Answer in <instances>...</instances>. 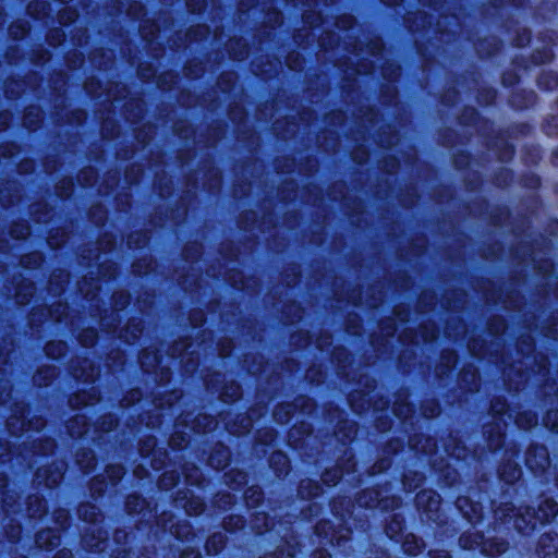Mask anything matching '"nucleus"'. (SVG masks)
<instances>
[{
	"mask_svg": "<svg viewBox=\"0 0 558 558\" xmlns=\"http://www.w3.org/2000/svg\"><path fill=\"white\" fill-rule=\"evenodd\" d=\"M558 514V504L553 499H545L538 506V510L535 512L531 509H526L525 513H513L508 514L514 520L515 529L521 533H526L529 530H534L539 524H545L554 519Z\"/></svg>",
	"mask_w": 558,
	"mask_h": 558,
	"instance_id": "nucleus-1",
	"label": "nucleus"
},
{
	"mask_svg": "<svg viewBox=\"0 0 558 558\" xmlns=\"http://www.w3.org/2000/svg\"><path fill=\"white\" fill-rule=\"evenodd\" d=\"M415 502L418 509L427 513L428 518L436 520L432 513H436L440 507V497L435 492L424 490L416 495Z\"/></svg>",
	"mask_w": 558,
	"mask_h": 558,
	"instance_id": "nucleus-2",
	"label": "nucleus"
},
{
	"mask_svg": "<svg viewBox=\"0 0 558 558\" xmlns=\"http://www.w3.org/2000/svg\"><path fill=\"white\" fill-rule=\"evenodd\" d=\"M558 551V537L549 534L543 535L539 539L538 554L543 558H556Z\"/></svg>",
	"mask_w": 558,
	"mask_h": 558,
	"instance_id": "nucleus-3",
	"label": "nucleus"
},
{
	"mask_svg": "<svg viewBox=\"0 0 558 558\" xmlns=\"http://www.w3.org/2000/svg\"><path fill=\"white\" fill-rule=\"evenodd\" d=\"M526 463L531 469H545L549 464V459L546 449L539 447L533 450H529Z\"/></svg>",
	"mask_w": 558,
	"mask_h": 558,
	"instance_id": "nucleus-4",
	"label": "nucleus"
},
{
	"mask_svg": "<svg viewBox=\"0 0 558 558\" xmlns=\"http://www.w3.org/2000/svg\"><path fill=\"white\" fill-rule=\"evenodd\" d=\"M36 544L40 548L51 549L60 544V536L57 532L50 529L43 530L36 535Z\"/></svg>",
	"mask_w": 558,
	"mask_h": 558,
	"instance_id": "nucleus-5",
	"label": "nucleus"
},
{
	"mask_svg": "<svg viewBox=\"0 0 558 558\" xmlns=\"http://www.w3.org/2000/svg\"><path fill=\"white\" fill-rule=\"evenodd\" d=\"M86 420L84 416H75L73 421H71L68 425V429L73 437L82 436L86 433L85 429Z\"/></svg>",
	"mask_w": 558,
	"mask_h": 558,
	"instance_id": "nucleus-6",
	"label": "nucleus"
},
{
	"mask_svg": "<svg viewBox=\"0 0 558 558\" xmlns=\"http://www.w3.org/2000/svg\"><path fill=\"white\" fill-rule=\"evenodd\" d=\"M229 454L226 449L218 450L216 454L210 456L209 462L217 469H222L228 464Z\"/></svg>",
	"mask_w": 558,
	"mask_h": 558,
	"instance_id": "nucleus-7",
	"label": "nucleus"
},
{
	"mask_svg": "<svg viewBox=\"0 0 558 558\" xmlns=\"http://www.w3.org/2000/svg\"><path fill=\"white\" fill-rule=\"evenodd\" d=\"M142 367L148 372L158 363V356L155 352L144 351L140 356Z\"/></svg>",
	"mask_w": 558,
	"mask_h": 558,
	"instance_id": "nucleus-8",
	"label": "nucleus"
},
{
	"mask_svg": "<svg viewBox=\"0 0 558 558\" xmlns=\"http://www.w3.org/2000/svg\"><path fill=\"white\" fill-rule=\"evenodd\" d=\"M77 463L81 465L84 472H88L95 466V457L92 452L84 451L81 456H77Z\"/></svg>",
	"mask_w": 558,
	"mask_h": 558,
	"instance_id": "nucleus-9",
	"label": "nucleus"
},
{
	"mask_svg": "<svg viewBox=\"0 0 558 558\" xmlns=\"http://www.w3.org/2000/svg\"><path fill=\"white\" fill-rule=\"evenodd\" d=\"M46 354L52 359H58L63 355L65 344L63 342H50L45 348Z\"/></svg>",
	"mask_w": 558,
	"mask_h": 558,
	"instance_id": "nucleus-10",
	"label": "nucleus"
},
{
	"mask_svg": "<svg viewBox=\"0 0 558 558\" xmlns=\"http://www.w3.org/2000/svg\"><path fill=\"white\" fill-rule=\"evenodd\" d=\"M517 423L521 428L530 429L537 424V417L531 413H523L519 415Z\"/></svg>",
	"mask_w": 558,
	"mask_h": 558,
	"instance_id": "nucleus-11",
	"label": "nucleus"
},
{
	"mask_svg": "<svg viewBox=\"0 0 558 558\" xmlns=\"http://www.w3.org/2000/svg\"><path fill=\"white\" fill-rule=\"evenodd\" d=\"M80 517L83 518L85 521L95 522L97 521V511L94 506L90 505H84L80 507L78 509Z\"/></svg>",
	"mask_w": 558,
	"mask_h": 558,
	"instance_id": "nucleus-12",
	"label": "nucleus"
},
{
	"mask_svg": "<svg viewBox=\"0 0 558 558\" xmlns=\"http://www.w3.org/2000/svg\"><path fill=\"white\" fill-rule=\"evenodd\" d=\"M291 412V405H281L275 411L274 415L276 421H278L279 423H286L289 421Z\"/></svg>",
	"mask_w": 558,
	"mask_h": 558,
	"instance_id": "nucleus-13",
	"label": "nucleus"
},
{
	"mask_svg": "<svg viewBox=\"0 0 558 558\" xmlns=\"http://www.w3.org/2000/svg\"><path fill=\"white\" fill-rule=\"evenodd\" d=\"M509 469H510L509 475H506V466H505L501 470L500 476L506 482L512 483V482L517 481L520 477L521 471H520V469L517 465H509Z\"/></svg>",
	"mask_w": 558,
	"mask_h": 558,
	"instance_id": "nucleus-14",
	"label": "nucleus"
},
{
	"mask_svg": "<svg viewBox=\"0 0 558 558\" xmlns=\"http://www.w3.org/2000/svg\"><path fill=\"white\" fill-rule=\"evenodd\" d=\"M189 440L186 439L185 435L175 433L171 436L169 445L174 449H181L184 446H186Z\"/></svg>",
	"mask_w": 558,
	"mask_h": 558,
	"instance_id": "nucleus-15",
	"label": "nucleus"
},
{
	"mask_svg": "<svg viewBox=\"0 0 558 558\" xmlns=\"http://www.w3.org/2000/svg\"><path fill=\"white\" fill-rule=\"evenodd\" d=\"M96 338L97 335L94 330H87L82 335L81 341L85 347H92L96 342Z\"/></svg>",
	"mask_w": 558,
	"mask_h": 558,
	"instance_id": "nucleus-16",
	"label": "nucleus"
},
{
	"mask_svg": "<svg viewBox=\"0 0 558 558\" xmlns=\"http://www.w3.org/2000/svg\"><path fill=\"white\" fill-rule=\"evenodd\" d=\"M11 234L16 239H24L29 234V229L26 226H16L11 230Z\"/></svg>",
	"mask_w": 558,
	"mask_h": 558,
	"instance_id": "nucleus-17",
	"label": "nucleus"
},
{
	"mask_svg": "<svg viewBox=\"0 0 558 558\" xmlns=\"http://www.w3.org/2000/svg\"><path fill=\"white\" fill-rule=\"evenodd\" d=\"M108 477L112 481H118L123 475V469L121 466H110L107 470Z\"/></svg>",
	"mask_w": 558,
	"mask_h": 558,
	"instance_id": "nucleus-18",
	"label": "nucleus"
},
{
	"mask_svg": "<svg viewBox=\"0 0 558 558\" xmlns=\"http://www.w3.org/2000/svg\"><path fill=\"white\" fill-rule=\"evenodd\" d=\"M551 417H554V422H553L550 428L553 430H557L558 432V412H549V413H547L546 417L544 418L545 425L546 426L550 425Z\"/></svg>",
	"mask_w": 558,
	"mask_h": 558,
	"instance_id": "nucleus-19",
	"label": "nucleus"
},
{
	"mask_svg": "<svg viewBox=\"0 0 558 558\" xmlns=\"http://www.w3.org/2000/svg\"><path fill=\"white\" fill-rule=\"evenodd\" d=\"M216 543H219V544H222V543H223V537H222V535H220V534H219V535H214L210 539H208V542H207V545H206V546H207V549H208V551H209V553H210V550H211V549H210L211 547H214V551H215V553H218L219 548H218V547H216Z\"/></svg>",
	"mask_w": 558,
	"mask_h": 558,
	"instance_id": "nucleus-20",
	"label": "nucleus"
},
{
	"mask_svg": "<svg viewBox=\"0 0 558 558\" xmlns=\"http://www.w3.org/2000/svg\"><path fill=\"white\" fill-rule=\"evenodd\" d=\"M245 498L247 499V502L250 504V500L252 498H255V501L256 504L259 502L260 498H262V493L257 489H248L246 493H245Z\"/></svg>",
	"mask_w": 558,
	"mask_h": 558,
	"instance_id": "nucleus-21",
	"label": "nucleus"
},
{
	"mask_svg": "<svg viewBox=\"0 0 558 558\" xmlns=\"http://www.w3.org/2000/svg\"><path fill=\"white\" fill-rule=\"evenodd\" d=\"M62 477L61 473H57L52 477H48L46 481V485L52 487L58 484L59 480Z\"/></svg>",
	"mask_w": 558,
	"mask_h": 558,
	"instance_id": "nucleus-22",
	"label": "nucleus"
},
{
	"mask_svg": "<svg viewBox=\"0 0 558 558\" xmlns=\"http://www.w3.org/2000/svg\"><path fill=\"white\" fill-rule=\"evenodd\" d=\"M329 476H330V473H329V472H327V473L324 475V478H323V480H324V482H326V483H332V484L335 485V484L338 482V480H339V477H338V475H337L336 473L332 475V477H331L330 480H329Z\"/></svg>",
	"mask_w": 558,
	"mask_h": 558,
	"instance_id": "nucleus-23",
	"label": "nucleus"
},
{
	"mask_svg": "<svg viewBox=\"0 0 558 558\" xmlns=\"http://www.w3.org/2000/svg\"><path fill=\"white\" fill-rule=\"evenodd\" d=\"M33 114V110H29L26 112L25 117H24V124L27 126V128H33L32 126V123L33 121L31 120V116Z\"/></svg>",
	"mask_w": 558,
	"mask_h": 558,
	"instance_id": "nucleus-24",
	"label": "nucleus"
},
{
	"mask_svg": "<svg viewBox=\"0 0 558 558\" xmlns=\"http://www.w3.org/2000/svg\"><path fill=\"white\" fill-rule=\"evenodd\" d=\"M181 558H201V557H199L198 553L191 550V551H184L182 554Z\"/></svg>",
	"mask_w": 558,
	"mask_h": 558,
	"instance_id": "nucleus-25",
	"label": "nucleus"
},
{
	"mask_svg": "<svg viewBox=\"0 0 558 558\" xmlns=\"http://www.w3.org/2000/svg\"><path fill=\"white\" fill-rule=\"evenodd\" d=\"M167 480H168V475H167V474H163V476H162V478H161V481H160V486L165 487V486H166V481H167ZM169 480H171V485H172V484H174V482H175V477H174V475H173V474H171V475L169 476Z\"/></svg>",
	"mask_w": 558,
	"mask_h": 558,
	"instance_id": "nucleus-26",
	"label": "nucleus"
},
{
	"mask_svg": "<svg viewBox=\"0 0 558 558\" xmlns=\"http://www.w3.org/2000/svg\"><path fill=\"white\" fill-rule=\"evenodd\" d=\"M278 459V461H282L283 463L287 462V457L282 453H277L272 457V460Z\"/></svg>",
	"mask_w": 558,
	"mask_h": 558,
	"instance_id": "nucleus-27",
	"label": "nucleus"
},
{
	"mask_svg": "<svg viewBox=\"0 0 558 558\" xmlns=\"http://www.w3.org/2000/svg\"><path fill=\"white\" fill-rule=\"evenodd\" d=\"M203 511V505L201 502H196V506L194 507V513H199Z\"/></svg>",
	"mask_w": 558,
	"mask_h": 558,
	"instance_id": "nucleus-28",
	"label": "nucleus"
},
{
	"mask_svg": "<svg viewBox=\"0 0 558 558\" xmlns=\"http://www.w3.org/2000/svg\"><path fill=\"white\" fill-rule=\"evenodd\" d=\"M464 502H466V499H464V498H459V499H458V506H459L460 508L462 507V505H463Z\"/></svg>",
	"mask_w": 558,
	"mask_h": 558,
	"instance_id": "nucleus-29",
	"label": "nucleus"
},
{
	"mask_svg": "<svg viewBox=\"0 0 558 558\" xmlns=\"http://www.w3.org/2000/svg\"><path fill=\"white\" fill-rule=\"evenodd\" d=\"M46 373L48 374L49 378L53 377L54 375L53 369H47Z\"/></svg>",
	"mask_w": 558,
	"mask_h": 558,
	"instance_id": "nucleus-30",
	"label": "nucleus"
},
{
	"mask_svg": "<svg viewBox=\"0 0 558 558\" xmlns=\"http://www.w3.org/2000/svg\"><path fill=\"white\" fill-rule=\"evenodd\" d=\"M437 413H438V409H437V407H435V408L432 410V412H430L429 416H434V415H436Z\"/></svg>",
	"mask_w": 558,
	"mask_h": 558,
	"instance_id": "nucleus-31",
	"label": "nucleus"
},
{
	"mask_svg": "<svg viewBox=\"0 0 558 558\" xmlns=\"http://www.w3.org/2000/svg\"><path fill=\"white\" fill-rule=\"evenodd\" d=\"M496 412H502L505 409V404H501L500 409H496V405L493 407Z\"/></svg>",
	"mask_w": 558,
	"mask_h": 558,
	"instance_id": "nucleus-32",
	"label": "nucleus"
},
{
	"mask_svg": "<svg viewBox=\"0 0 558 558\" xmlns=\"http://www.w3.org/2000/svg\"><path fill=\"white\" fill-rule=\"evenodd\" d=\"M132 499H135L136 501H138V498H136V497H129V499H128V507H130V505L132 502Z\"/></svg>",
	"mask_w": 558,
	"mask_h": 558,
	"instance_id": "nucleus-33",
	"label": "nucleus"
},
{
	"mask_svg": "<svg viewBox=\"0 0 558 558\" xmlns=\"http://www.w3.org/2000/svg\"><path fill=\"white\" fill-rule=\"evenodd\" d=\"M400 0H390L389 4H398Z\"/></svg>",
	"mask_w": 558,
	"mask_h": 558,
	"instance_id": "nucleus-34",
	"label": "nucleus"
},
{
	"mask_svg": "<svg viewBox=\"0 0 558 558\" xmlns=\"http://www.w3.org/2000/svg\"><path fill=\"white\" fill-rule=\"evenodd\" d=\"M211 425H214V421L213 420H209L208 424H207V427L208 428H211Z\"/></svg>",
	"mask_w": 558,
	"mask_h": 558,
	"instance_id": "nucleus-35",
	"label": "nucleus"
},
{
	"mask_svg": "<svg viewBox=\"0 0 558 558\" xmlns=\"http://www.w3.org/2000/svg\"><path fill=\"white\" fill-rule=\"evenodd\" d=\"M35 116H36V120H39V119H40V113H39V111H38V110H36V114H35Z\"/></svg>",
	"mask_w": 558,
	"mask_h": 558,
	"instance_id": "nucleus-36",
	"label": "nucleus"
},
{
	"mask_svg": "<svg viewBox=\"0 0 558 558\" xmlns=\"http://www.w3.org/2000/svg\"><path fill=\"white\" fill-rule=\"evenodd\" d=\"M76 399H77V398H75V399H71V400H70L71 405H74V404H75Z\"/></svg>",
	"mask_w": 558,
	"mask_h": 558,
	"instance_id": "nucleus-37",
	"label": "nucleus"
},
{
	"mask_svg": "<svg viewBox=\"0 0 558 558\" xmlns=\"http://www.w3.org/2000/svg\"><path fill=\"white\" fill-rule=\"evenodd\" d=\"M234 395H235L236 397L240 395V393H239V387H235Z\"/></svg>",
	"mask_w": 558,
	"mask_h": 558,
	"instance_id": "nucleus-38",
	"label": "nucleus"
},
{
	"mask_svg": "<svg viewBox=\"0 0 558 558\" xmlns=\"http://www.w3.org/2000/svg\"><path fill=\"white\" fill-rule=\"evenodd\" d=\"M114 425L113 420H110V426L108 427V430L111 429V426Z\"/></svg>",
	"mask_w": 558,
	"mask_h": 558,
	"instance_id": "nucleus-39",
	"label": "nucleus"
},
{
	"mask_svg": "<svg viewBox=\"0 0 558 558\" xmlns=\"http://www.w3.org/2000/svg\"><path fill=\"white\" fill-rule=\"evenodd\" d=\"M26 29L24 27H21V35H24Z\"/></svg>",
	"mask_w": 558,
	"mask_h": 558,
	"instance_id": "nucleus-40",
	"label": "nucleus"
},
{
	"mask_svg": "<svg viewBox=\"0 0 558 558\" xmlns=\"http://www.w3.org/2000/svg\"><path fill=\"white\" fill-rule=\"evenodd\" d=\"M555 158L558 160V150L555 153Z\"/></svg>",
	"mask_w": 558,
	"mask_h": 558,
	"instance_id": "nucleus-41",
	"label": "nucleus"
},
{
	"mask_svg": "<svg viewBox=\"0 0 558 558\" xmlns=\"http://www.w3.org/2000/svg\"><path fill=\"white\" fill-rule=\"evenodd\" d=\"M150 445L151 446H155V441L154 440H149Z\"/></svg>",
	"mask_w": 558,
	"mask_h": 558,
	"instance_id": "nucleus-42",
	"label": "nucleus"
},
{
	"mask_svg": "<svg viewBox=\"0 0 558 558\" xmlns=\"http://www.w3.org/2000/svg\"><path fill=\"white\" fill-rule=\"evenodd\" d=\"M41 504H43V500H39V506L44 509L45 507L41 506Z\"/></svg>",
	"mask_w": 558,
	"mask_h": 558,
	"instance_id": "nucleus-43",
	"label": "nucleus"
}]
</instances>
